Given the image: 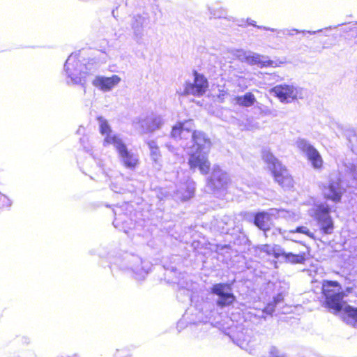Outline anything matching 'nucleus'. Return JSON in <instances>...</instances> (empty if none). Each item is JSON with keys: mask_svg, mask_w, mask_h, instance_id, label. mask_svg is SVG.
<instances>
[{"mask_svg": "<svg viewBox=\"0 0 357 357\" xmlns=\"http://www.w3.org/2000/svg\"><path fill=\"white\" fill-rule=\"evenodd\" d=\"M171 135L177 140H185L190 137L189 142L181 144L188 154L208 153L211 147V139L202 131L195 130L191 119L177 122L172 127Z\"/></svg>", "mask_w": 357, "mask_h": 357, "instance_id": "1", "label": "nucleus"}, {"mask_svg": "<svg viewBox=\"0 0 357 357\" xmlns=\"http://www.w3.org/2000/svg\"><path fill=\"white\" fill-rule=\"evenodd\" d=\"M322 291L326 306L334 312H342L343 319L357 328V309L343 302L344 294L340 284L335 281L325 280L322 284Z\"/></svg>", "mask_w": 357, "mask_h": 357, "instance_id": "2", "label": "nucleus"}, {"mask_svg": "<svg viewBox=\"0 0 357 357\" xmlns=\"http://www.w3.org/2000/svg\"><path fill=\"white\" fill-rule=\"evenodd\" d=\"M273 94L282 103L289 104L307 97V91L292 84H280L271 89Z\"/></svg>", "mask_w": 357, "mask_h": 357, "instance_id": "3", "label": "nucleus"}, {"mask_svg": "<svg viewBox=\"0 0 357 357\" xmlns=\"http://www.w3.org/2000/svg\"><path fill=\"white\" fill-rule=\"evenodd\" d=\"M262 158L268 165L272 172L275 181L284 188H290L293 186V179L287 170L282 165L279 160L269 151H264Z\"/></svg>", "mask_w": 357, "mask_h": 357, "instance_id": "4", "label": "nucleus"}, {"mask_svg": "<svg viewBox=\"0 0 357 357\" xmlns=\"http://www.w3.org/2000/svg\"><path fill=\"white\" fill-rule=\"evenodd\" d=\"M331 208L327 204L316 205L310 211V215L314 217L320 226L321 230L326 234H330L334 229L333 221L330 215Z\"/></svg>", "mask_w": 357, "mask_h": 357, "instance_id": "5", "label": "nucleus"}, {"mask_svg": "<svg viewBox=\"0 0 357 357\" xmlns=\"http://www.w3.org/2000/svg\"><path fill=\"white\" fill-rule=\"evenodd\" d=\"M163 124L162 116L153 113L136 118L133 121L134 127L142 133L153 132L160 129Z\"/></svg>", "mask_w": 357, "mask_h": 357, "instance_id": "6", "label": "nucleus"}, {"mask_svg": "<svg viewBox=\"0 0 357 357\" xmlns=\"http://www.w3.org/2000/svg\"><path fill=\"white\" fill-rule=\"evenodd\" d=\"M296 146L306 156L311 166L315 169H321L324 161L319 152L307 140L298 138L295 142Z\"/></svg>", "mask_w": 357, "mask_h": 357, "instance_id": "7", "label": "nucleus"}, {"mask_svg": "<svg viewBox=\"0 0 357 357\" xmlns=\"http://www.w3.org/2000/svg\"><path fill=\"white\" fill-rule=\"evenodd\" d=\"M234 55L242 62H245L251 66L257 65L260 68L273 64V61L270 60L268 56L251 51L236 50Z\"/></svg>", "mask_w": 357, "mask_h": 357, "instance_id": "8", "label": "nucleus"}, {"mask_svg": "<svg viewBox=\"0 0 357 357\" xmlns=\"http://www.w3.org/2000/svg\"><path fill=\"white\" fill-rule=\"evenodd\" d=\"M65 70L73 84H84V77L80 73L81 63L77 60V54H72L66 60Z\"/></svg>", "mask_w": 357, "mask_h": 357, "instance_id": "9", "label": "nucleus"}, {"mask_svg": "<svg viewBox=\"0 0 357 357\" xmlns=\"http://www.w3.org/2000/svg\"><path fill=\"white\" fill-rule=\"evenodd\" d=\"M207 88V79L203 75L195 73L194 82L185 84L183 94L200 96L206 92Z\"/></svg>", "mask_w": 357, "mask_h": 357, "instance_id": "10", "label": "nucleus"}, {"mask_svg": "<svg viewBox=\"0 0 357 357\" xmlns=\"http://www.w3.org/2000/svg\"><path fill=\"white\" fill-rule=\"evenodd\" d=\"M98 122L99 126V131L103 137L104 146H107L109 145L114 146L119 142L122 140L119 135L114 133L112 131L111 126L107 119L100 116L98 118Z\"/></svg>", "mask_w": 357, "mask_h": 357, "instance_id": "11", "label": "nucleus"}, {"mask_svg": "<svg viewBox=\"0 0 357 357\" xmlns=\"http://www.w3.org/2000/svg\"><path fill=\"white\" fill-rule=\"evenodd\" d=\"M121 81V78L117 75L111 77L98 75L93 79L92 84L102 92H108L117 86Z\"/></svg>", "mask_w": 357, "mask_h": 357, "instance_id": "12", "label": "nucleus"}, {"mask_svg": "<svg viewBox=\"0 0 357 357\" xmlns=\"http://www.w3.org/2000/svg\"><path fill=\"white\" fill-rule=\"evenodd\" d=\"M206 153H189L188 164L191 169H198L201 174H207L211 168V163Z\"/></svg>", "mask_w": 357, "mask_h": 357, "instance_id": "13", "label": "nucleus"}, {"mask_svg": "<svg viewBox=\"0 0 357 357\" xmlns=\"http://www.w3.org/2000/svg\"><path fill=\"white\" fill-rule=\"evenodd\" d=\"M114 148L117 151L123 165L127 168H135L138 164V156L129 151L123 140L115 144Z\"/></svg>", "mask_w": 357, "mask_h": 357, "instance_id": "14", "label": "nucleus"}, {"mask_svg": "<svg viewBox=\"0 0 357 357\" xmlns=\"http://www.w3.org/2000/svg\"><path fill=\"white\" fill-rule=\"evenodd\" d=\"M323 192L326 198L337 203L340 202L344 189L341 185L340 179L336 178L331 179L328 185L324 187Z\"/></svg>", "mask_w": 357, "mask_h": 357, "instance_id": "15", "label": "nucleus"}, {"mask_svg": "<svg viewBox=\"0 0 357 357\" xmlns=\"http://www.w3.org/2000/svg\"><path fill=\"white\" fill-rule=\"evenodd\" d=\"M213 294L219 296L217 303L223 307L231 305L235 300L233 294L229 292V287L227 284H217L212 289Z\"/></svg>", "mask_w": 357, "mask_h": 357, "instance_id": "16", "label": "nucleus"}, {"mask_svg": "<svg viewBox=\"0 0 357 357\" xmlns=\"http://www.w3.org/2000/svg\"><path fill=\"white\" fill-rule=\"evenodd\" d=\"M230 182V178L227 172L219 167H215L213 169L209 185L215 189H221L226 187Z\"/></svg>", "mask_w": 357, "mask_h": 357, "instance_id": "17", "label": "nucleus"}, {"mask_svg": "<svg viewBox=\"0 0 357 357\" xmlns=\"http://www.w3.org/2000/svg\"><path fill=\"white\" fill-rule=\"evenodd\" d=\"M195 190V182L190 179H188L185 183H181L178 185L175 196L181 201H186L193 197Z\"/></svg>", "mask_w": 357, "mask_h": 357, "instance_id": "18", "label": "nucleus"}, {"mask_svg": "<svg viewBox=\"0 0 357 357\" xmlns=\"http://www.w3.org/2000/svg\"><path fill=\"white\" fill-rule=\"evenodd\" d=\"M277 208H271L267 212L258 213L255 218V224L262 230H267L271 217L276 216Z\"/></svg>", "mask_w": 357, "mask_h": 357, "instance_id": "19", "label": "nucleus"}, {"mask_svg": "<svg viewBox=\"0 0 357 357\" xmlns=\"http://www.w3.org/2000/svg\"><path fill=\"white\" fill-rule=\"evenodd\" d=\"M280 257L284 261L291 264H302L305 260V252L301 251L297 253L286 252L282 250Z\"/></svg>", "mask_w": 357, "mask_h": 357, "instance_id": "20", "label": "nucleus"}, {"mask_svg": "<svg viewBox=\"0 0 357 357\" xmlns=\"http://www.w3.org/2000/svg\"><path fill=\"white\" fill-rule=\"evenodd\" d=\"M256 102V98L250 92L246 93L243 96H235L232 99V102L244 107L252 106Z\"/></svg>", "mask_w": 357, "mask_h": 357, "instance_id": "21", "label": "nucleus"}, {"mask_svg": "<svg viewBox=\"0 0 357 357\" xmlns=\"http://www.w3.org/2000/svg\"><path fill=\"white\" fill-rule=\"evenodd\" d=\"M261 251L266 252L268 255H273L275 258H280L282 254V248L277 245L271 246L269 245H262L260 247Z\"/></svg>", "mask_w": 357, "mask_h": 357, "instance_id": "22", "label": "nucleus"}, {"mask_svg": "<svg viewBox=\"0 0 357 357\" xmlns=\"http://www.w3.org/2000/svg\"><path fill=\"white\" fill-rule=\"evenodd\" d=\"M275 217L282 218L288 221H296L299 218L298 214L284 209H277Z\"/></svg>", "mask_w": 357, "mask_h": 357, "instance_id": "23", "label": "nucleus"}, {"mask_svg": "<svg viewBox=\"0 0 357 357\" xmlns=\"http://www.w3.org/2000/svg\"><path fill=\"white\" fill-rule=\"evenodd\" d=\"M147 145L150 149L151 157L153 161L157 162L160 158V153L157 143L154 140L147 142Z\"/></svg>", "mask_w": 357, "mask_h": 357, "instance_id": "24", "label": "nucleus"}, {"mask_svg": "<svg viewBox=\"0 0 357 357\" xmlns=\"http://www.w3.org/2000/svg\"><path fill=\"white\" fill-rule=\"evenodd\" d=\"M211 15L214 18H227V11L225 8L222 7L213 8L210 11Z\"/></svg>", "mask_w": 357, "mask_h": 357, "instance_id": "25", "label": "nucleus"}, {"mask_svg": "<svg viewBox=\"0 0 357 357\" xmlns=\"http://www.w3.org/2000/svg\"><path fill=\"white\" fill-rule=\"evenodd\" d=\"M294 232H298V233H301V234H305L306 236H309L311 238H314V234L312 233L307 229V227H304V226L297 227L295 231L294 230H291V231H289V234H293Z\"/></svg>", "mask_w": 357, "mask_h": 357, "instance_id": "26", "label": "nucleus"}, {"mask_svg": "<svg viewBox=\"0 0 357 357\" xmlns=\"http://www.w3.org/2000/svg\"><path fill=\"white\" fill-rule=\"evenodd\" d=\"M274 310V305L273 304H268L264 311L268 314H271Z\"/></svg>", "mask_w": 357, "mask_h": 357, "instance_id": "27", "label": "nucleus"}, {"mask_svg": "<svg viewBox=\"0 0 357 357\" xmlns=\"http://www.w3.org/2000/svg\"><path fill=\"white\" fill-rule=\"evenodd\" d=\"M227 95V92L225 90L220 91L219 94L218 95V98L223 101L225 97Z\"/></svg>", "mask_w": 357, "mask_h": 357, "instance_id": "28", "label": "nucleus"}, {"mask_svg": "<svg viewBox=\"0 0 357 357\" xmlns=\"http://www.w3.org/2000/svg\"><path fill=\"white\" fill-rule=\"evenodd\" d=\"M112 190L118 193H121L124 191V190L121 188L116 187L114 183L112 185Z\"/></svg>", "mask_w": 357, "mask_h": 357, "instance_id": "29", "label": "nucleus"}, {"mask_svg": "<svg viewBox=\"0 0 357 357\" xmlns=\"http://www.w3.org/2000/svg\"><path fill=\"white\" fill-rule=\"evenodd\" d=\"M279 233L283 236L284 239H290V237L288 234H287V231L284 230H282V229H278Z\"/></svg>", "mask_w": 357, "mask_h": 357, "instance_id": "30", "label": "nucleus"}, {"mask_svg": "<svg viewBox=\"0 0 357 357\" xmlns=\"http://www.w3.org/2000/svg\"><path fill=\"white\" fill-rule=\"evenodd\" d=\"M0 200L7 202V205H10L9 200L7 199V197L3 195H0Z\"/></svg>", "mask_w": 357, "mask_h": 357, "instance_id": "31", "label": "nucleus"}, {"mask_svg": "<svg viewBox=\"0 0 357 357\" xmlns=\"http://www.w3.org/2000/svg\"><path fill=\"white\" fill-rule=\"evenodd\" d=\"M353 176L355 178H357V165L352 169Z\"/></svg>", "mask_w": 357, "mask_h": 357, "instance_id": "32", "label": "nucleus"}, {"mask_svg": "<svg viewBox=\"0 0 357 357\" xmlns=\"http://www.w3.org/2000/svg\"><path fill=\"white\" fill-rule=\"evenodd\" d=\"M250 24L255 26V24L253 23V22H249Z\"/></svg>", "mask_w": 357, "mask_h": 357, "instance_id": "33", "label": "nucleus"}, {"mask_svg": "<svg viewBox=\"0 0 357 357\" xmlns=\"http://www.w3.org/2000/svg\"><path fill=\"white\" fill-rule=\"evenodd\" d=\"M293 31L296 32V33H298L299 31L298 30H296V29H294L292 30Z\"/></svg>", "mask_w": 357, "mask_h": 357, "instance_id": "34", "label": "nucleus"}, {"mask_svg": "<svg viewBox=\"0 0 357 357\" xmlns=\"http://www.w3.org/2000/svg\"><path fill=\"white\" fill-rule=\"evenodd\" d=\"M264 29L265 30H269V29L266 28V27H264Z\"/></svg>", "mask_w": 357, "mask_h": 357, "instance_id": "35", "label": "nucleus"}, {"mask_svg": "<svg viewBox=\"0 0 357 357\" xmlns=\"http://www.w3.org/2000/svg\"><path fill=\"white\" fill-rule=\"evenodd\" d=\"M6 206H8V205H7V203L6 204ZM3 206H5V204H3Z\"/></svg>", "mask_w": 357, "mask_h": 357, "instance_id": "36", "label": "nucleus"}]
</instances>
